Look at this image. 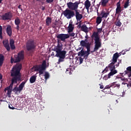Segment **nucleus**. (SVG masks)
I'll use <instances>...</instances> for the list:
<instances>
[{
  "label": "nucleus",
  "mask_w": 131,
  "mask_h": 131,
  "mask_svg": "<svg viewBox=\"0 0 131 131\" xmlns=\"http://www.w3.org/2000/svg\"><path fill=\"white\" fill-rule=\"evenodd\" d=\"M13 91H16V92H20L19 87L15 86L13 89Z\"/></svg>",
  "instance_id": "obj_43"
},
{
  "label": "nucleus",
  "mask_w": 131,
  "mask_h": 131,
  "mask_svg": "<svg viewBox=\"0 0 131 131\" xmlns=\"http://www.w3.org/2000/svg\"><path fill=\"white\" fill-rule=\"evenodd\" d=\"M12 88H11L10 86H7V88H6L5 89V91H8V90H11L12 91Z\"/></svg>",
  "instance_id": "obj_46"
},
{
  "label": "nucleus",
  "mask_w": 131,
  "mask_h": 131,
  "mask_svg": "<svg viewBox=\"0 0 131 131\" xmlns=\"http://www.w3.org/2000/svg\"><path fill=\"white\" fill-rule=\"evenodd\" d=\"M81 31L86 33H88L89 31L88 27L85 25H83L81 27Z\"/></svg>",
  "instance_id": "obj_30"
},
{
  "label": "nucleus",
  "mask_w": 131,
  "mask_h": 131,
  "mask_svg": "<svg viewBox=\"0 0 131 131\" xmlns=\"http://www.w3.org/2000/svg\"><path fill=\"white\" fill-rule=\"evenodd\" d=\"M54 52H53L52 53L51 56H54Z\"/></svg>",
  "instance_id": "obj_59"
},
{
  "label": "nucleus",
  "mask_w": 131,
  "mask_h": 131,
  "mask_svg": "<svg viewBox=\"0 0 131 131\" xmlns=\"http://www.w3.org/2000/svg\"><path fill=\"white\" fill-rule=\"evenodd\" d=\"M122 11V7H121L120 2L117 3V8L116 9V14H120Z\"/></svg>",
  "instance_id": "obj_16"
},
{
  "label": "nucleus",
  "mask_w": 131,
  "mask_h": 131,
  "mask_svg": "<svg viewBox=\"0 0 131 131\" xmlns=\"http://www.w3.org/2000/svg\"><path fill=\"white\" fill-rule=\"evenodd\" d=\"M116 66L117 67H119V62H118V63L117 64Z\"/></svg>",
  "instance_id": "obj_61"
},
{
  "label": "nucleus",
  "mask_w": 131,
  "mask_h": 131,
  "mask_svg": "<svg viewBox=\"0 0 131 131\" xmlns=\"http://www.w3.org/2000/svg\"><path fill=\"white\" fill-rule=\"evenodd\" d=\"M80 4V1H76L74 3L69 2L67 3V6L69 9L75 11V16L77 21H80L82 18V14L79 13L80 10H78L79 5Z\"/></svg>",
  "instance_id": "obj_2"
},
{
  "label": "nucleus",
  "mask_w": 131,
  "mask_h": 131,
  "mask_svg": "<svg viewBox=\"0 0 131 131\" xmlns=\"http://www.w3.org/2000/svg\"><path fill=\"white\" fill-rule=\"evenodd\" d=\"M112 84H113L112 86L113 88H117L118 89H119L120 87V84H119V83L117 84L116 82L112 83Z\"/></svg>",
  "instance_id": "obj_35"
},
{
  "label": "nucleus",
  "mask_w": 131,
  "mask_h": 131,
  "mask_svg": "<svg viewBox=\"0 0 131 131\" xmlns=\"http://www.w3.org/2000/svg\"><path fill=\"white\" fill-rule=\"evenodd\" d=\"M28 80V78H26L25 80L19 84L18 88H19V89L20 92L23 90V89L24 87L25 86V85L26 83L27 82Z\"/></svg>",
  "instance_id": "obj_21"
},
{
  "label": "nucleus",
  "mask_w": 131,
  "mask_h": 131,
  "mask_svg": "<svg viewBox=\"0 0 131 131\" xmlns=\"http://www.w3.org/2000/svg\"><path fill=\"white\" fill-rule=\"evenodd\" d=\"M74 69V67L73 66H70L69 68L67 69L66 73L71 75L72 74V72L73 71Z\"/></svg>",
  "instance_id": "obj_26"
},
{
  "label": "nucleus",
  "mask_w": 131,
  "mask_h": 131,
  "mask_svg": "<svg viewBox=\"0 0 131 131\" xmlns=\"http://www.w3.org/2000/svg\"><path fill=\"white\" fill-rule=\"evenodd\" d=\"M108 79H110V77H109L108 74L105 75L104 76V77H103V79H104V80H108Z\"/></svg>",
  "instance_id": "obj_42"
},
{
  "label": "nucleus",
  "mask_w": 131,
  "mask_h": 131,
  "mask_svg": "<svg viewBox=\"0 0 131 131\" xmlns=\"http://www.w3.org/2000/svg\"><path fill=\"white\" fill-rule=\"evenodd\" d=\"M37 2H39V1H43L44 0H36Z\"/></svg>",
  "instance_id": "obj_63"
},
{
  "label": "nucleus",
  "mask_w": 131,
  "mask_h": 131,
  "mask_svg": "<svg viewBox=\"0 0 131 131\" xmlns=\"http://www.w3.org/2000/svg\"><path fill=\"white\" fill-rule=\"evenodd\" d=\"M91 46V45L90 43H88L86 46H84V47H85L87 49L86 52H90Z\"/></svg>",
  "instance_id": "obj_37"
},
{
  "label": "nucleus",
  "mask_w": 131,
  "mask_h": 131,
  "mask_svg": "<svg viewBox=\"0 0 131 131\" xmlns=\"http://www.w3.org/2000/svg\"><path fill=\"white\" fill-rule=\"evenodd\" d=\"M83 60V58H82L81 57H79L80 64L82 63Z\"/></svg>",
  "instance_id": "obj_51"
},
{
  "label": "nucleus",
  "mask_w": 131,
  "mask_h": 131,
  "mask_svg": "<svg viewBox=\"0 0 131 131\" xmlns=\"http://www.w3.org/2000/svg\"><path fill=\"white\" fill-rule=\"evenodd\" d=\"M45 77L46 80H47V79H48L49 78L50 74L48 72H45Z\"/></svg>",
  "instance_id": "obj_39"
},
{
  "label": "nucleus",
  "mask_w": 131,
  "mask_h": 131,
  "mask_svg": "<svg viewBox=\"0 0 131 131\" xmlns=\"http://www.w3.org/2000/svg\"><path fill=\"white\" fill-rule=\"evenodd\" d=\"M14 22H15V25H16V30H19V24H20V20L18 17H17L16 18Z\"/></svg>",
  "instance_id": "obj_23"
},
{
  "label": "nucleus",
  "mask_w": 131,
  "mask_h": 131,
  "mask_svg": "<svg viewBox=\"0 0 131 131\" xmlns=\"http://www.w3.org/2000/svg\"><path fill=\"white\" fill-rule=\"evenodd\" d=\"M95 41V47L93 51H91V53H93L97 52L102 46L101 41H97L94 40Z\"/></svg>",
  "instance_id": "obj_13"
},
{
  "label": "nucleus",
  "mask_w": 131,
  "mask_h": 131,
  "mask_svg": "<svg viewBox=\"0 0 131 131\" xmlns=\"http://www.w3.org/2000/svg\"><path fill=\"white\" fill-rule=\"evenodd\" d=\"M85 8L87 10L88 12H89V8L91 7V2L89 1V0H86L84 3Z\"/></svg>",
  "instance_id": "obj_24"
},
{
  "label": "nucleus",
  "mask_w": 131,
  "mask_h": 131,
  "mask_svg": "<svg viewBox=\"0 0 131 131\" xmlns=\"http://www.w3.org/2000/svg\"><path fill=\"white\" fill-rule=\"evenodd\" d=\"M3 0H0V4H1L2 2L3 1Z\"/></svg>",
  "instance_id": "obj_64"
},
{
  "label": "nucleus",
  "mask_w": 131,
  "mask_h": 131,
  "mask_svg": "<svg viewBox=\"0 0 131 131\" xmlns=\"http://www.w3.org/2000/svg\"><path fill=\"white\" fill-rule=\"evenodd\" d=\"M9 108L10 109V110H14L15 109V107L14 106H12V105L11 104V105L9 104Z\"/></svg>",
  "instance_id": "obj_48"
},
{
  "label": "nucleus",
  "mask_w": 131,
  "mask_h": 131,
  "mask_svg": "<svg viewBox=\"0 0 131 131\" xmlns=\"http://www.w3.org/2000/svg\"><path fill=\"white\" fill-rule=\"evenodd\" d=\"M21 68V63H17L14 66L13 68L12 69L11 76L13 77L11 79V83L9 85V86L12 89L14 83L16 84L17 83V81H21V73L20 72Z\"/></svg>",
  "instance_id": "obj_1"
},
{
  "label": "nucleus",
  "mask_w": 131,
  "mask_h": 131,
  "mask_svg": "<svg viewBox=\"0 0 131 131\" xmlns=\"http://www.w3.org/2000/svg\"><path fill=\"white\" fill-rule=\"evenodd\" d=\"M2 35V27L0 26V35Z\"/></svg>",
  "instance_id": "obj_53"
},
{
  "label": "nucleus",
  "mask_w": 131,
  "mask_h": 131,
  "mask_svg": "<svg viewBox=\"0 0 131 131\" xmlns=\"http://www.w3.org/2000/svg\"><path fill=\"white\" fill-rule=\"evenodd\" d=\"M10 46L12 50H14L15 49L14 41L13 39H10Z\"/></svg>",
  "instance_id": "obj_25"
},
{
  "label": "nucleus",
  "mask_w": 131,
  "mask_h": 131,
  "mask_svg": "<svg viewBox=\"0 0 131 131\" xmlns=\"http://www.w3.org/2000/svg\"><path fill=\"white\" fill-rule=\"evenodd\" d=\"M54 1V0H47V3H48V4H51L52 3H53Z\"/></svg>",
  "instance_id": "obj_50"
},
{
  "label": "nucleus",
  "mask_w": 131,
  "mask_h": 131,
  "mask_svg": "<svg viewBox=\"0 0 131 131\" xmlns=\"http://www.w3.org/2000/svg\"><path fill=\"white\" fill-rule=\"evenodd\" d=\"M110 12L108 11L105 12V11L103 10L101 11L100 15L102 16L101 18H107V16L109 15Z\"/></svg>",
  "instance_id": "obj_22"
},
{
  "label": "nucleus",
  "mask_w": 131,
  "mask_h": 131,
  "mask_svg": "<svg viewBox=\"0 0 131 131\" xmlns=\"http://www.w3.org/2000/svg\"><path fill=\"white\" fill-rule=\"evenodd\" d=\"M1 17L2 19L5 21L11 20L13 17V13L11 11L7 12L3 14Z\"/></svg>",
  "instance_id": "obj_10"
},
{
  "label": "nucleus",
  "mask_w": 131,
  "mask_h": 131,
  "mask_svg": "<svg viewBox=\"0 0 131 131\" xmlns=\"http://www.w3.org/2000/svg\"><path fill=\"white\" fill-rule=\"evenodd\" d=\"M0 38H1V39H2V38H3L2 34V35H0Z\"/></svg>",
  "instance_id": "obj_58"
},
{
  "label": "nucleus",
  "mask_w": 131,
  "mask_h": 131,
  "mask_svg": "<svg viewBox=\"0 0 131 131\" xmlns=\"http://www.w3.org/2000/svg\"><path fill=\"white\" fill-rule=\"evenodd\" d=\"M21 5H19L18 6V8L19 9H20L21 10V11L22 12L23 11V9L21 8Z\"/></svg>",
  "instance_id": "obj_54"
},
{
  "label": "nucleus",
  "mask_w": 131,
  "mask_h": 131,
  "mask_svg": "<svg viewBox=\"0 0 131 131\" xmlns=\"http://www.w3.org/2000/svg\"><path fill=\"white\" fill-rule=\"evenodd\" d=\"M3 43L5 48L6 49L7 51L8 52L10 51V48L9 41L6 40L3 41Z\"/></svg>",
  "instance_id": "obj_20"
},
{
  "label": "nucleus",
  "mask_w": 131,
  "mask_h": 131,
  "mask_svg": "<svg viewBox=\"0 0 131 131\" xmlns=\"http://www.w3.org/2000/svg\"><path fill=\"white\" fill-rule=\"evenodd\" d=\"M36 76L33 75L30 78V82L32 84L34 83L36 81Z\"/></svg>",
  "instance_id": "obj_31"
},
{
  "label": "nucleus",
  "mask_w": 131,
  "mask_h": 131,
  "mask_svg": "<svg viewBox=\"0 0 131 131\" xmlns=\"http://www.w3.org/2000/svg\"><path fill=\"white\" fill-rule=\"evenodd\" d=\"M102 31V28H98L97 32H94L93 34L91 35V37L92 38V42L93 40L96 41L98 42H101L100 38L99 36V33H101Z\"/></svg>",
  "instance_id": "obj_6"
},
{
  "label": "nucleus",
  "mask_w": 131,
  "mask_h": 131,
  "mask_svg": "<svg viewBox=\"0 0 131 131\" xmlns=\"http://www.w3.org/2000/svg\"><path fill=\"white\" fill-rule=\"evenodd\" d=\"M102 17L98 16L96 19V24L99 25L102 21Z\"/></svg>",
  "instance_id": "obj_33"
},
{
  "label": "nucleus",
  "mask_w": 131,
  "mask_h": 131,
  "mask_svg": "<svg viewBox=\"0 0 131 131\" xmlns=\"http://www.w3.org/2000/svg\"><path fill=\"white\" fill-rule=\"evenodd\" d=\"M104 88V86L103 85H101L100 86V89H103Z\"/></svg>",
  "instance_id": "obj_56"
},
{
  "label": "nucleus",
  "mask_w": 131,
  "mask_h": 131,
  "mask_svg": "<svg viewBox=\"0 0 131 131\" xmlns=\"http://www.w3.org/2000/svg\"><path fill=\"white\" fill-rule=\"evenodd\" d=\"M4 58V55H3L2 54H0V67H1L3 64Z\"/></svg>",
  "instance_id": "obj_32"
},
{
  "label": "nucleus",
  "mask_w": 131,
  "mask_h": 131,
  "mask_svg": "<svg viewBox=\"0 0 131 131\" xmlns=\"http://www.w3.org/2000/svg\"><path fill=\"white\" fill-rule=\"evenodd\" d=\"M122 25V23H121V21H120V20H117L116 22H115V25L117 27H120Z\"/></svg>",
  "instance_id": "obj_38"
},
{
  "label": "nucleus",
  "mask_w": 131,
  "mask_h": 131,
  "mask_svg": "<svg viewBox=\"0 0 131 131\" xmlns=\"http://www.w3.org/2000/svg\"><path fill=\"white\" fill-rule=\"evenodd\" d=\"M110 0H101L100 2V5H101L103 7L106 6V5L108 3Z\"/></svg>",
  "instance_id": "obj_27"
},
{
  "label": "nucleus",
  "mask_w": 131,
  "mask_h": 131,
  "mask_svg": "<svg viewBox=\"0 0 131 131\" xmlns=\"http://www.w3.org/2000/svg\"><path fill=\"white\" fill-rule=\"evenodd\" d=\"M15 62V59H14L12 57L11 58V63L12 64Z\"/></svg>",
  "instance_id": "obj_49"
},
{
  "label": "nucleus",
  "mask_w": 131,
  "mask_h": 131,
  "mask_svg": "<svg viewBox=\"0 0 131 131\" xmlns=\"http://www.w3.org/2000/svg\"><path fill=\"white\" fill-rule=\"evenodd\" d=\"M63 14L64 17H66L68 19H71L75 15V12L73 10L70 9H67L63 12Z\"/></svg>",
  "instance_id": "obj_8"
},
{
  "label": "nucleus",
  "mask_w": 131,
  "mask_h": 131,
  "mask_svg": "<svg viewBox=\"0 0 131 131\" xmlns=\"http://www.w3.org/2000/svg\"><path fill=\"white\" fill-rule=\"evenodd\" d=\"M34 68L35 71L39 72V75H42L47 68L46 61L43 60L41 64L36 65Z\"/></svg>",
  "instance_id": "obj_4"
},
{
  "label": "nucleus",
  "mask_w": 131,
  "mask_h": 131,
  "mask_svg": "<svg viewBox=\"0 0 131 131\" xmlns=\"http://www.w3.org/2000/svg\"><path fill=\"white\" fill-rule=\"evenodd\" d=\"M2 79V75L1 74H0V79Z\"/></svg>",
  "instance_id": "obj_60"
},
{
  "label": "nucleus",
  "mask_w": 131,
  "mask_h": 131,
  "mask_svg": "<svg viewBox=\"0 0 131 131\" xmlns=\"http://www.w3.org/2000/svg\"><path fill=\"white\" fill-rule=\"evenodd\" d=\"M90 54V52L85 51V57H88Z\"/></svg>",
  "instance_id": "obj_45"
},
{
  "label": "nucleus",
  "mask_w": 131,
  "mask_h": 131,
  "mask_svg": "<svg viewBox=\"0 0 131 131\" xmlns=\"http://www.w3.org/2000/svg\"><path fill=\"white\" fill-rule=\"evenodd\" d=\"M100 5H101V4H100V3H99V4H97V5L98 8L96 7H95V12H97L98 15L99 14L98 8L100 7Z\"/></svg>",
  "instance_id": "obj_40"
},
{
  "label": "nucleus",
  "mask_w": 131,
  "mask_h": 131,
  "mask_svg": "<svg viewBox=\"0 0 131 131\" xmlns=\"http://www.w3.org/2000/svg\"><path fill=\"white\" fill-rule=\"evenodd\" d=\"M75 34L74 33H72L69 34L70 36L74 37L75 36Z\"/></svg>",
  "instance_id": "obj_52"
},
{
  "label": "nucleus",
  "mask_w": 131,
  "mask_h": 131,
  "mask_svg": "<svg viewBox=\"0 0 131 131\" xmlns=\"http://www.w3.org/2000/svg\"><path fill=\"white\" fill-rule=\"evenodd\" d=\"M68 33H71L73 31L74 29V25L73 24V21H70L69 26L68 27Z\"/></svg>",
  "instance_id": "obj_19"
},
{
  "label": "nucleus",
  "mask_w": 131,
  "mask_h": 131,
  "mask_svg": "<svg viewBox=\"0 0 131 131\" xmlns=\"http://www.w3.org/2000/svg\"><path fill=\"white\" fill-rule=\"evenodd\" d=\"M67 54V51L66 50H61L56 53V57L59 58L58 59V62H62L64 61V59L66 58Z\"/></svg>",
  "instance_id": "obj_7"
},
{
  "label": "nucleus",
  "mask_w": 131,
  "mask_h": 131,
  "mask_svg": "<svg viewBox=\"0 0 131 131\" xmlns=\"http://www.w3.org/2000/svg\"><path fill=\"white\" fill-rule=\"evenodd\" d=\"M6 32L7 35L11 37L12 35V27L10 25L7 26L6 28Z\"/></svg>",
  "instance_id": "obj_18"
},
{
  "label": "nucleus",
  "mask_w": 131,
  "mask_h": 131,
  "mask_svg": "<svg viewBox=\"0 0 131 131\" xmlns=\"http://www.w3.org/2000/svg\"><path fill=\"white\" fill-rule=\"evenodd\" d=\"M46 25L47 26H49L51 23H52V18L49 17V16H48L46 18Z\"/></svg>",
  "instance_id": "obj_28"
},
{
  "label": "nucleus",
  "mask_w": 131,
  "mask_h": 131,
  "mask_svg": "<svg viewBox=\"0 0 131 131\" xmlns=\"http://www.w3.org/2000/svg\"><path fill=\"white\" fill-rule=\"evenodd\" d=\"M57 40L61 41H65V40L70 38V35L68 34H59L56 36Z\"/></svg>",
  "instance_id": "obj_11"
},
{
  "label": "nucleus",
  "mask_w": 131,
  "mask_h": 131,
  "mask_svg": "<svg viewBox=\"0 0 131 131\" xmlns=\"http://www.w3.org/2000/svg\"><path fill=\"white\" fill-rule=\"evenodd\" d=\"M89 38H90V37H88V35H86L85 36V38L86 39H89Z\"/></svg>",
  "instance_id": "obj_57"
},
{
  "label": "nucleus",
  "mask_w": 131,
  "mask_h": 131,
  "mask_svg": "<svg viewBox=\"0 0 131 131\" xmlns=\"http://www.w3.org/2000/svg\"><path fill=\"white\" fill-rule=\"evenodd\" d=\"M123 75H127L128 77H131V66L128 67L126 70L122 73Z\"/></svg>",
  "instance_id": "obj_17"
},
{
  "label": "nucleus",
  "mask_w": 131,
  "mask_h": 131,
  "mask_svg": "<svg viewBox=\"0 0 131 131\" xmlns=\"http://www.w3.org/2000/svg\"><path fill=\"white\" fill-rule=\"evenodd\" d=\"M45 10V7H43V8H42V11H44Z\"/></svg>",
  "instance_id": "obj_62"
},
{
  "label": "nucleus",
  "mask_w": 131,
  "mask_h": 131,
  "mask_svg": "<svg viewBox=\"0 0 131 131\" xmlns=\"http://www.w3.org/2000/svg\"><path fill=\"white\" fill-rule=\"evenodd\" d=\"M129 2H128V1H126L125 2V3L124 4V7L125 9H126L128 8V7L129 6Z\"/></svg>",
  "instance_id": "obj_41"
},
{
  "label": "nucleus",
  "mask_w": 131,
  "mask_h": 131,
  "mask_svg": "<svg viewBox=\"0 0 131 131\" xmlns=\"http://www.w3.org/2000/svg\"><path fill=\"white\" fill-rule=\"evenodd\" d=\"M11 92H12L11 90H7V95H8L9 97H11Z\"/></svg>",
  "instance_id": "obj_44"
},
{
  "label": "nucleus",
  "mask_w": 131,
  "mask_h": 131,
  "mask_svg": "<svg viewBox=\"0 0 131 131\" xmlns=\"http://www.w3.org/2000/svg\"><path fill=\"white\" fill-rule=\"evenodd\" d=\"M12 88H11L10 86H7V88H6L5 89V91H8V90H11L12 91Z\"/></svg>",
  "instance_id": "obj_47"
},
{
  "label": "nucleus",
  "mask_w": 131,
  "mask_h": 131,
  "mask_svg": "<svg viewBox=\"0 0 131 131\" xmlns=\"http://www.w3.org/2000/svg\"><path fill=\"white\" fill-rule=\"evenodd\" d=\"M78 27L79 28H81L82 26H81V22L79 23V24L78 25Z\"/></svg>",
  "instance_id": "obj_55"
},
{
  "label": "nucleus",
  "mask_w": 131,
  "mask_h": 131,
  "mask_svg": "<svg viewBox=\"0 0 131 131\" xmlns=\"http://www.w3.org/2000/svg\"><path fill=\"white\" fill-rule=\"evenodd\" d=\"M78 56H85V51H83V49L81 50V51L78 52Z\"/></svg>",
  "instance_id": "obj_34"
},
{
  "label": "nucleus",
  "mask_w": 131,
  "mask_h": 131,
  "mask_svg": "<svg viewBox=\"0 0 131 131\" xmlns=\"http://www.w3.org/2000/svg\"><path fill=\"white\" fill-rule=\"evenodd\" d=\"M113 87V84H112V83L111 84H110L108 85H106L105 86V87L104 88V89H103V91L104 92H106L105 90L106 89H110L111 88H112Z\"/></svg>",
  "instance_id": "obj_36"
},
{
  "label": "nucleus",
  "mask_w": 131,
  "mask_h": 131,
  "mask_svg": "<svg viewBox=\"0 0 131 131\" xmlns=\"http://www.w3.org/2000/svg\"><path fill=\"white\" fill-rule=\"evenodd\" d=\"M36 47V43L34 40L30 39L27 41L26 44V50L28 52H31L35 50Z\"/></svg>",
  "instance_id": "obj_5"
},
{
  "label": "nucleus",
  "mask_w": 131,
  "mask_h": 131,
  "mask_svg": "<svg viewBox=\"0 0 131 131\" xmlns=\"http://www.w3.org/2000/svg\"><path fill=\"white\" fill-rule=\"evenodd\" d=\"M24 51L21 50L19 51L17 55H14V58H15V61L14 63H18L20 61L23 60L24 59Z\"/></svg>",
  "instance_id": "obj_9"
},
{
  "label": "nucleus",
  "mask_w": 131,
  "mask_h": 131,
  "mask_svg": "<svg viewBox=\"0 0 131 131\" xmlns=\"http://www.w3.org/2000/svg\"><path fill=\"white\" fill-rule=\"evenodd\" d=\"M120 57V55L119 53L116 52L115 53L113 57L112 58V62L108 64V67H106V68L102 71V73H106L108 71V69L110 71H117L116 70V65L115 63L117 62V59Z\"/></svg>",
  "instance_id": "obj_3"
},
{
  "label": "nucleus",
  "mask_w": 131,
  "mask_h": 131,
  "mask_svg": "<svg viewBox=\"0 0 131 131\" xmlns=\"http://www.w3.org/2000/svg\"><path fill=\"white\" fill-rule=\"evenodd\" d=\"M57 46L54 48V51H55L56 53L62 51L63 47V45L61 43V42H59V39H57Z\"/></svg>",
  "instance_id": "obj_14"
},
{
  "label": "nucleus",
  "mask_w": 131,
  "mask_h": 131,
  "mask_svg": "<svg viewBox=\"0 0 131 131\" xmlns=\"http://www.w3.org/2000/svg\"><path fill=\"white\" fill-rule=\"evenodd\" d=\"M89 38L90 39L89 41H90V42H88V38H86L84 40H82L80 41V46L82 47H84L85 46H86L88 43L90 45L93 44L94 43V40H93V42H92V37H89Z\"/></svg>",
  "instance_id": "obj_12"
},
{
  "label": "nucleus",
  "mask_w": 131,
  "mask_h": 131,
  "mask_svg": "<svg viewBox=\"0 0 131 131\" xmlns=\"http://www.w3.org/2000/svg\"><path fill=\"white\" fill-rule=\"evenodd\" d=\"M118 73L117 70L111 71V72L108 74L109 77L111 78L114 75Z\"/></svg>",
  "instance_id": "obj_29"
},
{
  "label": "nucleus",
  "mask_w": 131,
  "mask_h": 131,
  "mask_svg": "<svg viewBox=\"0 0 131 131\" xmlns=\"http://www.w3.org/2000/svg\"><path fill=\"white\" fill-rule=\"evenodd\" d=\"M120 79H121V80L123 81L122 82V85L127 84V88H131V81H129V83H128L127 82H128V79L127 78L120 77Z\"/></svg>",
  "instance_id": "obj_15"
}]
</instances>
